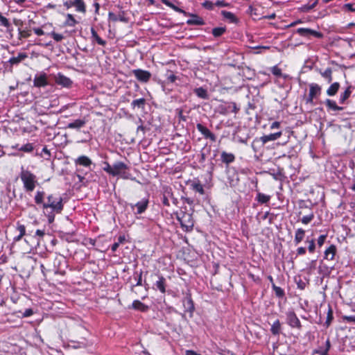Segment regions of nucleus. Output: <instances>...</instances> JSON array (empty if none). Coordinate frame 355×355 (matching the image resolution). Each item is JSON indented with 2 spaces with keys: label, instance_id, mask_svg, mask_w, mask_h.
Instances as JSON below:
<instances>
[{
  "label": "nucleus",
  "instance_id": "nucleus-64",
  "mask_svg": "<svg viewBox=\"0 0 355 355\" xmlns=\"http://www.w3.org/2000/svg\"><path fill=\"white\" fill-rule=\"evenodd\" d=\"M185 355H201L193 350H187Z\"/></svg>",
  "mask_w": 355,
  "mask_h": 355
},
{
  "label": "nucleus",
  "instance_id": "nucleus-23",
  "mask_svg": "<svg viewBox=\"0 0 355 355\" xmlns=\"http://www.w3.org/2000/svg\"><path fill=\"white\" fill-rule=\"evenodd\" d=\"M28 57L26 53H19L17 56L12 57L9 59L8 62L11 65L18 64L19 62L25 60Z\"/></svg>",
  "mask_w": 355,
  "mask_h": 355
},
{
  "label": "nucleus",
  "instance_id": "nucleus-59",
  "mask_svg": "<svg viewBox=\"0 0 355 355\" xmlns=\"http://www.w3.org/2000/svg\"><path fill=\"white\" fill-rule=\"evenodd\" d=\"M315 98L314 96H311V95H310V94H309V96H308V97H307V98H306V103L307 104L315 105V103H314V102H313V101H314V99H315Z\"/></svg>",
  "mask_w": 355,
  "mask_h": 355
},
{
  "label": "nucleus",
  "instance_id": "nucleus-60",
  "mask_svg": "<svg viewBox=\"0 0 355 355\" xmlns=\"http://www.w3.org/2000/svg\"><path fill=\"white\" fill-rule=\"evenodd\" d=\"M33 314V311L31 309H27L23 313L24 317H29Z\"/></svg>",
  "mask_w": 355,
  "mask_h": 355
},
{
  "label": "nucleus",
  "instance_id": "nucleus-46",
  "mask_svg": "<svg viewBox=\"0 0 355 355\" xmlns=\"http://www.w3.org/2000/svg\"><path fill=\"white\" fill-rule=\"evenodd\" d=\"M191 187H192V189L194 191H196V192H198L201 195L204 194L205 190H204L202 185L200 183H199V182L193 183V184H192Z\"/></svg>",
  "mask_w": 355,
  "mask_h": 355
},
{
  "label": "nucleus",
  "instance_id": "nucleus-15",
  "mask_svg": "<svg viewBox=\"0 0 355 355\" xmlns=\"http://www.w3.org/2000/svg\"><path fill=\"white\" fill-rule=\"evenodd\" d=\"M331 347V343L329 339L328 338L324 346H320L317 349L313 351V354H319V355H328V352Z\"/></svg>",
  "mask_w": 355,
  "mask_h": 355
},
{
  "label": "nucleus",
  "instance_id": "nucleus-12",
  "mask_svg": "<svg viewBox=\"0 0 355 355\" xmlns=\"http://www.w3.org/2000/svg\"><path fill=\"white\" fill-rule=\"evenodd\" d=\"M282 135L281 131L269 134L267 135H263L259 138V141H261V146H263L267 142L270 141H275L278 139Z\"/></svg>",
  "mask_w": 355,
  "mask_h": 355
},
{
  "label": "nucleus",
  "instance_id": "nucleus-11",
  "mask_svg": "<svg viewBox=\"0 0 355 355\" xmlns=\"http://www.w3.org/2000/svg\"><path fill=\"white\" fill-rule=\"evenodd\" d=\"M197 130L204 136L205 139H209L212 141H216V136L205 126L201 123L196 125Z\"/></svg>",
  "mask_w": 355,
  "mask_h": 355
},
{
  "label": "nucleus",
  "instance_id": "nucleus-20",
  "mask_svg": "<svg viewBox=\"0 0 355 355\" xmlns=\"http://www.w3.org/2000/svg\"><path fill=\"white\" fill-rule=\"evenodd\" d=\"M86 124V121L85 119H76L75 121L70 122L67 124V128L69 129H76L79 130L81 128L84 127Z\"/></svg>",
  "mask_w": 355,
  "mask_h": 355
},
{
  "label": "nucleus",
  "instance_id": "nucleus-5",
  "mask_svg": "<svg viewBox=\"0 0 355 355\" xmlns=\"http://www.w3.org/2000/svg\"><path fill=\"white\" fill-rule=\"evenodd\" d=\"M286 323L288 325L294 329L300 330L302 329V324L297 315L293 311H289L286 313Z\"/></svg>",
  "mask_w": 355,
  "mask_h": 355
},
{
  "label": "nucleus",
  "instance_id": "nucleus-58",
  "mask_svg": "<svg viewBox=\"0 0 355 355\" xmlns=\"http://www.w3.org/2000/svg\"><path fill=\"white\" fill-rule=\"evenodd\" d=\"M214 4L218 7H226L228 5L227 3L223 0H218Z\"/></svg>",
  "mask_w": 355,
  "mask_h": 355
},
{
  "label": "nucleus",
  "instance_id": "nucleus-7",
  "mask_svg": "<svg viewBox=\"0 0 355 355\" xmlns=\"http://www.w3.org/2000/svg\"><path fill=\"white\" fill-rule=\"evenodd\" d=\"M132 73L141 83H148L151 78V73L146 70L137 69L132 71Z\"/></svg>",
  "mask_w": 355,
  "mask_h": 355
},
{
  "label": "nucleus",
  "instance_id": "nucleus-14",
  "mask_svg": "<svg viewBox=\"0 0 355 355\" xmlns=\"http://www.w3.org/2000/svg\"><path fill=\"white\" fill-rule=\"evenodd\" d=\"M182 303H183V306H184V311L186 312L189 313L191 316L195 310V307H194L193 302L191 296L188 295L186 297H184L182 301Z\"/></svg>",
  "mask_w": 355,
  "mask_h": 355
},
{
  "label": "nucleus",
  "instance_id": "nucleus-62",
  "mask_svg": "<svg viewBox=\"0 0 355 355\" xmlns=\"http://www.w3.org/2000/svg\"><path fill=\"white\" fill-rule=\"evenodd\" d=\"M167 79L169 82L174 83L176 80L177 77L175 75L171 73L170 75L168 76Z\"/></svg>",
  "mask_w": 355,
  "mask_h": 355
},
{
  "label": "nucleus",
  "instance_id": "nucleus-22",
  "mask_svg": "<svg viewBox=\"0 0 355 355\" xmlns=\"http://www.w3.org/2000/svg\"><path fill=\"white\" fill-rule=\"evenodd\" d=\"M45 197V192L44 191H37L34 196V201L36 205H40L42 207L43 204H45L44 201Z\"/></svg>",
  "mask_w": 355,
  "mask_h": 355
},
{
  "label": "nucleus",
  "instance_id": "nucleus-43",
  "mask_svg": "<svg viewBox=\"0 0 355 355\" xmlns=\"http://www.w3.org/2000/svg\"><path fill=\"white\" fill-rule=\"evenodd\" d=\"M221 13L225 19L230 20L231 22L236 21V18L232 12L226 10H223Z\"/></svg>",
  "mask_w": 355,
  "mask_h": 355
},
{
  "label": "nucleus",
  "instance_id": "nucleus-32",
  "mask_svg": "<svg viewBox=\"0 0 355 355\" xmlns=\"http://www.w3.org/2000/svg\"><path fill=\"white\" fill-rule=\"evenodd\" d=\"M325 105L327 107L331 110L334 111H341L343 110L342 107H339L336 105V103L334 101H332L331 99H327L325 101Z\"/></svg>",
  "mask_w": 355,
  "mask_h": 355
},
{
  "label": "nucleus",
  "instance_id": "nucleus-1",
  "mask_svg": "<svg viewBox=\"0 0 355 355\" xmlns=\"http://www.w3.org/2000/svg\"><path fill=\"white\" fill-rule=\"evenodd\" d=\"M19 178L23 184L24 191L28 193L33 191L37 184V176L28 168H25L24 166H21Z\"/></svg>",
  "mask_w": 355,
  "mask_h": 355
},
{
  "label": "nucleus",
  "instance_id": "nucleus-24",
  "mask_svg": "<svg viewBox=\"0 0 355 355\" xmlns=\"http://www.w3.org/2000/svg\"><path fill=\"white\" fill-rule=\"evenodd\" d=\"M336 252V248L334 245H331L325 251H324V259L327 260H333L334 259L335 254Z\"/></svg>",
  "mask_w": 355,
  "mask_h": 355
},
{
  "label": "nucleus",
  "instance_id": "nucleus-54",
  "mask_svg": "<svg viewBox=\"0 0 355 355\" xmlns=\"http://www.w3.org/2000/svg\"><path fill=\"white\" fill-rule=\"evenodd\" d=\"M104 165L105 166L103 167V170L107 172V173H109L110 175H112V171H113V169H112V165L111 166L108 162H104Z\"/></svg>",
  "mask_w": 355,
  "mask_h": 355
},
{
  "label": "nucleus",
  "instance_id": "nucleus-52",
  "mask_svg": "<svg viewBox=\"0 0 355 355\" xmlns=\"http://www.w3.org/2000/svg\"><path fill=\"white\" fill-rule=\"evenodd\" d=\"M202 6L207 10H213L215 4L211 1H205L202 3Z\"/></svg>",
  "mask_w": 355,
  "mask_h": 355
},
{
  "label": "nucleus",
  "instance_id": "nucleus-28",
  "mask_svg": "<svg viewBox=\"0 0 355 355\" xmlns=\"http://www.w3.org/2000/svg\"><path fill=\"white\" fill-rule=\"evenodd\" d=\"M91 33H92V39L93 41H95L98 43V44L101 46H105L106 45V41L101 39L98 35L97 34L96 31L94 30V28H91Z\"/></svg>",
  "mask_w": 355,
  "mask_h": 355
},
{
  "label": "nucleus",
  "instance_id": "nucleus-21",
  "mask_svg": "<svg viewBox=\"0 0 355 355\" xmlns=\"http://www.w3.org/2000/svg\"><path fill=\"white\" fill-rule=\"evenodd\" d=\"M154 286L162 293L166 292V279L162 276H158V280L155 283Z\"/></svg>",
  "mask_w": 355,
  "mask_h": 355
},
{
  "label": "nucleus",
  "instance_id": "nucleus-44",
  "mask_svg": "<svg viewBox=\"0 0 355 355\" xmlns=\"http://www.w3.org/2000/svg\"><path fill=\"white\" fill-rule=\"evenodd\" d=\"M314 218V214L313 211H311L309 214L306 215V216H304L302 218H301V222L304 224V225H307L309 224V223H311L313 219Z\"/></svg>",
  "mask_w": 355,
  "mask_h": 355
},
{
  "label": "nucleus",
  "instance_id": "nucleus-26",
  "mask_svg": "<svg viewBox=\"0 0 355 355\" xmlns=\"http://www.w3.org/2000/svg\"><path fill=\"white\" fill-rule=\"evenodd\" d=\"M161 1L164 4L166 5V6L172 8L173 10H175V12H179V13H182L183 15H184L185 16H187V15H189L188 12H187L186 11H184V10H182V8L175 6L173 3H172L171 2H170L168 0H161Z\"/></svg>",
  "mask_w": 355,
  "mask_h": 355
},
{
  "label": "nucleus",
  "instance_id": "nucleus-18",
  "mask_svg": "<svg viewBox=\"0 0 355 355\" xmlns=\"http://www.w3.org/2000/svg\"><path fill=\"white\" fill-rule=\"evenodd\" d=\"M309 94L315 98H318L322 92V87L317 83H311L309 85Z\"/></svg>",
  "mask_w": 355,
  "mask_h": 355
},
{
  "label": "nucleus",
  "instance_id": "nucleus-3",
  "mask_svg": "<svg viewBox=\"0 0 355 355\" xmlns=\"http://www.w3.org/2000/svg\"><path fill=\"white\" fill-rule=\"evenodd\" d=\"M112 176H119L123 179H131L129 166L122 162H116L112 164Z\"/></svg>",
  "mask_w": 355,
  "mask_h": 355
},
{
  "label": "nucleus",
  "instance_id": "nucleus-56",
  "mask_svg": "<svg viewBox=\"0 0 355 355\" xmlns=\"http://www.w3.org/2000/svg\"><path fill=\"white\" fill-rule=\"evenodd\" d=\"M343 320L348 322L355 323V315H345L343 316Z\"/></svg>",
  "mask_w": 355,
  "mask_h": 355
},
{
  "label": "nucleus",
  "instance_id": "nucleus-48",
  "mask_svg": "<svg viewBox=\"0 0 355 355\" xmlns=\"http://www.w3.org/2000/svg\"><path fill=\"white\" fill-rule=\"evenodd\" d=\"M333 311L330 306H329L327 315V320L325 321V324L327 327H329L333 320Z\"/></svg>",
  "mask_w": 355,
  "mask_h": 355
},
{
  "label": "nucleus",
  "instance_id": "nucleus-63",
  "mask_svg": "<svg viewBox=\"0 0 355 355\" xmlns=\"http://www.w3.org/2000/svg\"><path fill=\"white\" fill-rule=\"evenodd\" d=\"M345 7L349 10V11H355V7L354 4L352 3H347L345 5Z\"/></svg>",
  "mask_w": 355,
  "mask_h": 355
},
{
  "label": "nucleus",
  "instance_id": "nucleus-8",
  "mask_svg": "<svg viewBox=\"0 0 355 355\" xmlns=\"http://www.w3.org/2000/svg\"><path fill=\"white\" fill-rule=\"evenodd\" d=\"M296 33L305 37L313 36L315 37L320 38L322 36V33L307 28H299L296 30Z\"/></svg>",
  "mask_w": 355,
  "mask_h": 355
},
{
  "label": "nucleus",
  "instance_id": "nucleus-40",
  "mask_svg": "<svg viewBox=\"0 0 355 355\" xmlns=\"http://www.w3.org/2000/svg\"><path fill=\"white\" fill-rule=\"evenodd\" d=\"M272 289L275 292V294L277 297H278L279 298H282L284 296L285 293H284V291L282 288L276 286L274 283L272 284Z\"/></svg>",
  "mask_w": 355,
  "mask_h": 355
},
{
  "label": "nucleus",
  "instance_id": "nucleus-51",
  "mask_svg": "<svg viewBox=\"0 0 355 355\" xmlns=\"http://www.w3.org/2000/svg\"><path fill=\"white\" fill-rule=\"evenodd\" d=\"M46 216L47 217L49 223H52L55 220V214H56L55 211H51L45 213Z\"/></svg>",
  "mask_w": 355,
  "mask_h": 355
},
{
  "label": "nucleus",
  "instance_id": "nucleus-13",
  "mask_svg": "<svg viewBox=\"0 0 355 355\" xmlns=\"http://www.w3.org/2000/svg\"><path fill=\"white\" fill-rule=\"evenodd\" d=\"M68 6H73L76 8V10L80 12L85 13L86 11L85 4L83 0H71L67 3Z\"/></svg>",
  "mask_w": 355,
  "mask_h": 355
},
{
  "label": "nucleus",
  "instance_id": "nucleus-61",
  "mask_svg": "<svg viewBox=\"0 0 355 355\" xmlns=\"http://www.w3.org/2000/svg\"><path fill=\"white\" fill-rule=\"evenodd\" d=\"M33 30L34 33L37 35H44V31L40 28H34Z\"/></svg>",
  "mask_w": 355,
  "mask_h": 355
},
{
  "label": "nucleus",
  "instance_id": "nucleus-38",
  "mask_svg": "<svg viewBox=\"0 0 355 355\" xmlns=\"http://www.w3.org/2000/svg\"><path fill=\"white\" fill-rule=\"evenodd\" d=\"M352 93L351 86L348 87L345 91L342 93L340 96V103H344V102L350 96Z\"/></svg>",
  "mask_w": 355,
  "mask_h": 355
},
{
  "label": "nucleus",
  "instance_id": "nucleus-57",
  "mask_svg": "<svg viewBox=\"0 0 355 355\" xmlns=\"http://www.w3.org/2000/svg\"><path fill=\"white\" fill-rule=\"evenodd\" d=\"M315 242H314V240H311L309 241V247H308V249H309V251L310 252H313L314 250H315Z\"/></svg>",
  "mask_w": 355,
  "mask_h": 355
},
{
  "label": "nucleus",
  "instance_id": "nucleus-27",
  "mask_svg": "<svg viewBox=\"0 0 355 355\" xmlns=\"http://www.w3.org/2000/svg\"><path fill=\"white\" fill-rule=\"evenodd\" d=\"M220 157L222 162L227 164L232 163L235 159V156L232 153H228L225 151L222 152Z\"/></svg>",
  "mask_w": 355,
  "mask_h": 355
},
{
  "label": "nucleus",
  "instance_id": "nucleus-9",
  "mask_svg": "<svg viewBox=\"0 0 355 355\" xmlns=\"http://www.w3.org/2000/svg\"><path fill=\"white\" fill-rule=\"evenodd\" d=\"M55 81L58 85L66 88L71 87L73 83L72 80L69 78L60 73H58L55 76Z\"/></svg>",
  "mask_w": 355,
  "mask_h": 355
},
{
  "label": "nucleus",
  "instance_id": "nucleus-6",
  "mask_svg": "<svg viewBox=\"0 0 355 355\" xmlns=\"http://www.w3.org/2000/svg\"><path fill=\"white\" fill-rule=\"evenodd\" d=\"M149 200L148 198H143L141 200L135 204H130L132 211H134L135 215L141 214L146 211L148 207Z\"/></svg>",
  "mask_w": 355,
  "mask_h": 355
},
{
  "label": "nucleus",
  "instance_id": "nucleus-37",
  "mask_svg": "<svg viewBox=\"0 0 355 355\" xmlns=\"http://www.w3.org/2000/svg\"><path fill=\"white\" fill-rule=\"evenodd\" d=\"M194 92L199 98H201L202 99L208 98L207 92L203 87H198L195 89Z\"/></svg>",
  "mask_w": 355,
  "mask_h": 355
},
{
  "label": "nucleus",
  "instance_id": "nucleus-16",
  "mask_svg": "<svg viewBox=\"0 0 355 355\" xmlns=\"http://www.w3.org/2000/svg\"><path fill=\"white\" fill-rule=\"evenodd\" d=\"M187 16H190L191 18L187 21L188 25H204L205 21L203 19L197 15L189 13Z\"/></svg>",
  "mask_w": 355,
  "mask_h": 355
},
{
  "label": "nucleus",
  "instance_id": "nucleus-47",
  "mask_svg": "<svg viewBox=\"0 0 355 355\" xmlns=\"http://www.w3.org/2000/svg\"><path fill=\"white\" fill-rule=\"evenodd\" d=\"M38 155L44 157L45 159H49L51 157L50 150L44 146L40 153H37Z\"/></svg>",
  "mask_w": 355,
  "mask_h": 355
},
{
  "label": "nucleus",
  "instance_id": "nucleus-35",
  "mask_svg": "<svg viewBox=\"0 0 355 355\" xmlns=\"http://www.w3.org/2000/svg\"><path fill=\"white\" fill-rule=\"evenodd\" d=\"M145 105H146V99L144 98L134 100L131 103V106H132V109H135V107L144 108Z\"/></svg>",
  "mask_w": 355,
  "mask_h": 355
},
{
  "label": "nucleus",
  "instance_id": "nucleus-33",
  "mask_svg": "<svg viewBox=\"0 0 355 355\" xmlns=\"http://www.w3.org/2000/svg\"><path fill=\"white\" fill-rule=\"evenodd\" d=\"M319 0H310L307 3L304 4L302 7V10L304 12H309L314 8L318 4Z\"/></svg>",
  "mask_w": 355,
  "mask_h": 355
},
{
  "label": "nucleus",
  "instance_id": "nucleus-45",
  "mask_svg": "<svg viewBox=\"0 0 355 355\" xmlns=\"http://www.w3.org/2000/svg\"><path fill=\"white\" fill-rule=\"evenodd\" d=\"M225 31L226 29L225 27H216L213 28L212 34L216 37H220L225 32Z\"/></svg>",
  "mask_w": 355,
  "mask_h": 355
},
{
  "label": "nucleus",
  "instance_id": "nucleus-53",
  "mask_svg": "<svg viewBox=\"0 0 355 355\" xmlns=\"http://www.w3.org/2000/svg\"><path fill=\"white\" fill-rule=\"evenodd\" d=\"M271 72L273 75L277 77H280L282 75V70L277 66H274L271 68Z\"/></svg>",
  "mask_w": 355,
  "mask_h": 355
},
{
  "label": "nucleus",
  "instance_id": "nucleus-30",
  "mask_svg": "<svg viewBox=\"0 0 355 355\" xmlns=\"http://www.w3.org/2000/svg\"><path fill=\"white\" fill-rule=\"evenodd\" d=\"M340 87V84L337 82L332 83L327 90V94L329 96L336 95Z\"/></svg>",
  "mask_w": 355,
  "mask_h": 355
},
{
  "label": "nucleus",
  "instance_id": "nucleus-41",
  "mask_svg": "<svg viewBox=\"0 0 355 355\" xmlns=\"http://www.w3.org/2000/svg\"><path fill=\"white\" fill-rule=\"evenodd\" d=\"M34 150V146L33 144L27 143L24 145H22L19 148V150L23 151L24 153H31Z\"/></svg>",
  "mask_w": 355,
  "mask_h": 355
},
{
  "label": "nucleus",
  "instance_id": "nucleus-42",
  "mask_svg": "<svg viewBox=\"0 0 355 355\" xmlns=\"http://www.w3.org/2000/svg\"><path fill=\"white\" fill-rule=\"evenodd\" d=\"M77 24V21L75 19L73 16L71 14L67 15V19L65 21V24L68 26L73 27Z\"/></svg>",
  "mask_w": 355,
  "mask_h": 355
},
{
  "label": "nucleus",
  "instance_id": "nucleus-39",
  "mask_svg": "<svg viewBox=\"0 0 355 355\" xmlns=\"http://www.w3.org/2000/svg\"><path fill=\"white\" fill-rule=\"evenodd\" d=\"M108 16H109V19L113 21H126V19L124 17V16L121 14L116 15L112 12H109Z\"/></svg>",
  "mask_w": 355,
  "mask_h": 355
},
{
  "label": "nucleus",
  "instance_id": "nucleus-34",
  "mask_svg": "<svg viewBox=\"0 0 355 355\" xmlns=\"http://www.w3.org/2000/svg\"><path fill=\"white\" fill-rule=\"evenodd\" d=\"M256 200L261 204H265L270 201V196L258 192L256 196Z\"/></svg>",
  "mask_w": 355,
  "mask_h": 355
},
{
  "label": "nucleus",
  "instance_id": "nucleus-29",
  "mask_svg": "<svg viewBox=\"0 0 355 355\" xmlns=\"http://www.w3.org/2000/svg\"><path fill=\"white\" fill-rule=\"evenodd\" d=\"M305 231L302 228H298L295 234L294 242L296 245L299 244L304 238Z\"/></svg>",
  "mask_w": 355,
  "mask_h": 355
},
{
  "label": "nucleus",
  "instance_id": "nucleus-55",
  "mask_svg": "<svg viewBox=\"0 0 355 355\" xmlns=\"http://www.w3.org/2000/svg\"><path fill=\"white\" fill-rule=\"evenodd\" d=\"M327 237V234H322V235H320L318 237V245L319 247H321L324 244Z\"/></svg>",
  "mask_w": 355,
  "mask_h": 355
},
{
  "label": "nucleus",
  "instance_id": "nucleus-31",
  "mask_svg": "<svg viewBox=\"0 0 355 355\" xmlns=\"http://www.w3.org/2000/svg\"><path fill=\"white\" fill-rule=\"evenodd\" d=\"M281 329L282 327L280 322L279 320H276L271 325L270 331L273 335L277 336L281 333Z\"/></svg>",
  "mask_w": 355,
  "mask_h": 355
},
{
  "label": "nucleus",
  "instance_id": "nucleus-10",
  "mask_svg": "<svg viewBox=\"0 0 355 355\" xmlns=\"http://www.w3.org/2000/svg\"><path fill=\"white\" fill-rule=\"evenodd\" d=\"M48 85L47 75L45 73L36 74L33 80V85L36 87H45Z\"/></svg>",
  "mask_w": 355,
  "mask_h": 355
},
{
  "label": "nucleus",
  "instance_id": "nucleus-2",
  "mask_svg": "<svg viewBox=\"0 0 355 355\" xmlns=\"http://www.w3.org/2000/svg\"><path fill=\"white\" fill-rule=\"evenodd\" d=\"M63 207L62 198L61 197L55 198L52 194L47 196V202L42 206L44 211L51 209V211H55L56 214H60Z\"/></svg>",
  "mask_w": 355,
  "mask_h": 355
},
{
  "label": "nucleus",
  "instance_id": "nucleus-36",
  "mask_svg": "<svg viewBox=\"0 0 355 355\" xmlns=\"http://www.w3.org/2000/svg\"><path fill=\"white\" fill-rule=\"evenodd\" d=\"M320 75L327 80L328 83L332 81V70L331 68H327L324 71H320Z\"/></svg>",
  "mask_w": 355,
  "mask_h": 355
},
{
  "label": "nucleus",
  "instance_id": "nucleus-50",
  "mask_svg": "<svg viewBox=\"0 0 355 355\" xmlns=\"http://www.w3.org/2000/svg\"><path fill=\"white\" fill-rule=\"evenodd\" d=\"M48 35H51L53 38V40L56 42H60L64 38V36L62 35L57 33L54 31L49 33Z\"/></svg>",
  "mask_w": 355,
  "mask_h": 355
},
{
  "label": "nucleus",
  "instance_id": "nucleus-4",
  "mask_svg": "<svg viewBox=\"0 0 355 355\" xmlns=\"http://www.w3.org/2000/svg\"><path fill=\"white\" fill-rule=\"evenodd\" d=\"M178 218L182 227L185 229L186 231H191L193 229L194 223L191 214L189 213H182Z\"/></svg>",
  "mask_w": 355,
  "mask_h": 355
},
{
  "label": "nucleus",
  "instance_id": "nucleus-49",
  "mask_svg": "<svg viewBox=\"0 0 355 355\" xmlns=\"http://www.w3.org/2000/svg\"><path fill=\"white\" fill-rule=\"evenodd\" d=\"M259 144L261 145V141L257 138L254 139L252 142L251 147L254 153H257L259 151Z\"/></svg>",
  "mask_w": 355,
  "mask_h": 355
},
{
  "label": "nucleus",
  "instance_id": "nucleus-17",
  "mask_svg": "<svg viewBox=\"0 0 355 355\" xmlns=\"http://www.w3.org/2000/svg\"><path fill=\"white\" fill-rule=\"evenodd\" d=\"M74 163L76 165L89 167L92 164V162L87 156L81 155L74 160Z\"/></svg>",
  "mask_w": 355,
  "mask_h": 355
},
{
  "label": "nucleus",
  "instance_id": "nucleus-19",
  "mask_svg": "<svg viewBox=\"0 0 355 355\" xmlns=\"http://www.w3.org/2000/svg\"><path fill=\"white\" fill-rule=\"evenodd\" d=\"M16 230L19 232V234L13 238V242L19 241L26 234V227L19 222L17 223Z\"/></svg>",
  "mask_w": 355,
  "mask_h": 355
},
{
  "label": "nucleus",
  "instance_id": "nucleus-25",
  "mask_svg": "<svg viewBox=\"0 0 355 355\" xmlns=\"http://www.w3.org/2000/svg\"><path fill=\"white\" fill-rule=\"evenodd\" d=\"M132 307L135 310H139L142 312H146L148 310V306L147 305L144 304V303L137 300L133 301L132 304Z\"/></svg>",
  "mask_w": 355,
  "mask_h": 355
}]
</instances>
